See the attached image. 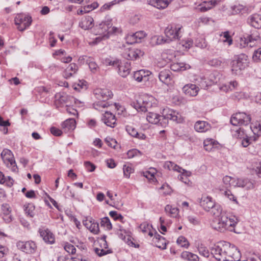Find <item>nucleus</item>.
<instances>
[{"instance_id": "nucleus-1", "label": "nucleus", "mask_w": 261, "mask_h": 261, "mask_svg": "<svg viewBox=\"0 0 261 261\" xmlns=\"http://www.w3.org/2000/svg\"><path fill=\"white\" fill-rule=\"evenodd\" d=\"M147 120L150 123L159 124L165 127L168 123L169 120H173L177 123H181L184 119L177 112L172 109H165L163 115L149 112L146 116Z\"/></svg>"}, {"instance_id": "nucleus-2", "label": "nucleus", "mask_w": 261, "mask_h": 261, "mask_svg": "<svg viewBox=\"0 0 261 261\" xmlns=\"http://www.w3.org/2000/svg\"><path fill=\"white\" fill-rule=\"evenodd\" d=\"M237 223L238 219L236 217L228 218L226 213L220 217L214 218L211 225L213 229L222 232L226 230L235 231L234 226Z\"/></svg>"}, {"instance_id": "nucleus-3", "label": "nucleus", "mask_w": 261, "mask_h": 261, "mask_svg": "<svg viewBox=\"0 0 261 261\" xmlns=\"http://www.w3.org/2000/svg\"><path fill=\"white\" fill-rule=\"evenodd\" d=\"M156 99L151 95L144 94L140 96L131 105L138 112H146L148 109L156 106Z\"/></svg>"}, {"instance_id": "nucleus-4", "label": "nucleus", "mask_w": 261, "mask_h": 261, "mask_svg": "<svg viewBox=\"0 0 261 261\" xmlns=\"http://www.w3.org/2000/svg\"><path fill=\"white\" fill-rule=\"evenodd\" d=\"M4 164L13 172H17L18 169L12 152L7 148L4 149L1 154Z\"/></svg>"}, {"instance_id": "nucleus-5", "label": "nucleus", "mask_w": 261, "mask_h": 261, "mask_svg": "<svg viewBox=\"0 0 261 261\" xmlns=\"http://www.w3.org/2000/svg\"><path fill=\"white\" fill-rule=\"evenodd\" d=\"M248 64V56L244 54L238 55L231 62V70L235 73L244 69Z\"/></svg>"}, {"instance_id": "nucleus-6", "label": "nucleus", "mask_w": 261, "mask_h": 261, "mask_svg": "<svg viewBox=\"0 0 261 261\" xmlns=\"http://www.w3.org/2000/svg\"><path fill=\"white\" fill-rule=\"evenodd\" d=\"M182 26L179 24L172 23L168 25L165 30V34L169 41L179 39L180 38Z\"/></svg>"}, {"instance_id": "nucleus-7", "label": "nucleus", "mask_w": 261, "mask_h": 261, "mask_svg": "<svg viewBox=\"0 0 261 261\" xmlns=\"http://www.w3.org/2000/svg\"><path fill=\"white\" fill-rule=\"evenodd\" d=\"M251 118L249 115L245 113L239 112L232 115L230 123L234 126L247 125L250 123Z\"/></svg>"}, {"instance_id": "nucleus-8", "label": "nucleus", "mask_w": 261, "mask_h": 261, "mask_svg": "<svg viewBox=\"0 0 261 261\" xmlns=\"http://www.w3.org/2000/svg\"><path fill=\"white\" fill-rule=\"evenodd\" d=\"M14 21L15 24L17 25V29L20 31H23L31 25L32 19L29 15L19 14L15 17Z\"/></svg>"}, {"instance_id": "nucleus-9", "label": "nucleus", "mask_w": 261, "mask_h": 261, "mask_svg": "<svg viewBox=\"0 0 261 261\" xmlns=\"http://www.w3.org/2000/svg\"><path fill=\"white\" fill-rule=\"evenodd\" d=\"M16 246L19 250L28 254L34 253L37 248L36 243L32 241H20L17 243Z\"/></svg>"}, {"instance_id": "nucleus-10", "label": "nucleus", "mask_w": 261, "mask_h": 261, "mask_svg": "<svg viewBox=\"0 0 261 261\" xmlns=\"http://www.w3.org/2000/svg\"><path fill=\"white\" fill-rule=\"evenodd\" d=\"M159 78L161 82L168 86H172L174 84L172 74L168 69H163L159 73Z\"/></svg>"}, {"instance_id": "nucleus-11", "label": "nucleus", "mask_w": 261, "mask_h": 261, "mask_svg": "<svg viewBox=\"0 0 261 261\" xmlns=\"http://www.w3.org/2000/svg\"><path fill=\"white\" fill-rule=\"evenodd\" d=\"M143 53L138 48H128L123 53V56L127 60H136L138 58L143 56Z\"/></svg>"}, {"instance_id": "nucleus-12", "label": "nucleus", "mask_w": 261, "mask_h": 261, "mask_svg": "<svg viewBox=\"0 0 261 261\" xmlns=\"http://www.w3.org/2000/svg\"><path fill=\"white\" fill-rule=\"evenodd\" d=\"M233 187H240L245 188L246 189H251L255 187L256 183L254 181H252L247 178L245 179H236L235 181L232 183Z\"/></svg>"}, {"instance_id": "nucleus-13", "label": "nucleus", "mask_w": 261, "mask_h": 261, "mask_svg": "<svg viewBox=\"0 0 261 261\" xmlns=\"http://www.w3.org/2000/svg\"><path fill=\"white\" fill-rule=\"evenodd\" d=\"M94 94L97 99L106 101L111 98L113 95L112 92L108 89H97L94 90Z\"/></svg>"}, {"instance_id": "nucleus-14", "label": "nucleus", "mask_w": 261, "mask_h": 261, "mask_svg": "<svg viewBox=\"0 0 261 261\" xmlns=\"http://www.w3.org/2000/svg\"><path fill=\"white\" fill-rule=\"evenodd\" d=\"M83 225L94 234H97L99 231V224L94 220L90 218L86 219L83 221Z\"/></svg>"}, {"instance_id": "nucleus-15", "label": "nucleus", "mask_w": 261, "mask_h": 261, "mask_svg": "<svg viewBox=\"0 0 261 261\" xmlns=\"http://www.w3.org/2000/svg\"><path fill=\"white\" fill-rule=\"evenodd\" d=\"M109 24L106 22H101L96 25L94 28V33L96 35H101L103 37L108 38V31L109 29Z\"/></svg>"}, {"instance_id": "nucleus-16", "label": "nucleus", "mask_w": 261, "mask_h": 261, "mask_svg": "<svg viewBox=\"0 0 261 261\" xmlns=\"http://www.w3.org/2000/svg\"><path fill=\"white\" fill-rule=\"evenodd\" d=\"M101 120L108 126L114 128L116 125L115 116L110 112L106 111L102 115Z\"/></svg>"}, {"instance_id": "nucleus-17", "label": "nucleus", "mask_w": 261, "mask_h": 261, "mask_svg": "<svg viewBox=\"0 0 261 261\" xmlns=\"http://www.w3.org/2000/svg\"><path fill=\"white\" fill-rule=\"evenodd\" d=\"M118 73L123 77H126L130 73L131 69L130 63L128 62L119 63L118 65Z\"/></svg>"}, {"instance_id": "nucleus-18", "label": "nucleus", "mask_w": 261, "mask_h": 261, "mask_svg": "<svg viewBox=\"0 0 261 261\" xmlns=\"http://www.w3.org/2000/svg\"><path fill=\"white\" fill-rule=\"evenodd\" d=\"M182 92L187 95L195 96L198 94L199 88L195 84H188L182 88Z\"/></svg>"}, {"instance_id": "nucleus-19", "label": "nucleus", "mask_w": 261, "mask_h": 261, "mask_svg": "<svg viewBox=\"0 0 261 261\" xmlns=\"http://www.w3.org/2000/svg\"><path fill=\"white\" fill-rule=\"evenodd\" d=\"M215 202L210 196H203L200 201V205L206 211H210L215 206Z\"/></svg>"}, {"instance_id": "nucleus-20", "label": "nucleus", "mask_w": 261, "mask_h": 261, "mask_svg": "<svg viewBox=\"0 0 261 261\" xmlns=\"http://www.w3.org/2000/svg\"><path fill=\"white\" fill-rule=\"evenodd\" d=\"M150 74L151 72L148 70H140L134 72V78L139 82H146L149 80L148 76Z\"/></svg>"}, {"instance_id": "nucleus-21", "label": "nucleus", "mask_w": 261, "mask_h": 261, "mask_svg": "<svg viewBox=\"0 0 261 261\" xmlns=\"http://www.w3.org/2000/svg\"><path fill=\"white\" fill-rule=\"evenodd\" d=\"M40 236L42 238L45 242L53 244L55 242V238L53 233L48 229H39Z\"/></svg>"}, {"instance_id": "nucleus-22", "label": "nucleus", "mask_w": 261, "mask_h": 261, "mask_svg": "<svg viewBox=\"0 0 261 261\" xmlns=\"http://www.w3.org/2000/svg\"><path fill=\"white\" fill-rule=\"evenodd\" d=\"M2 217L3 220L6 223H9L12 221V218L11 215L10 207L8 204H3L2 207Z\"/></svg>"}, {"instance_id": "nucleus-23", "label": "nucleus", "mask_w": 261, "mask_h": 261, "mask_svg": "<svg viewBox=\"0 0 261 261\" xmlns=\"http://www.w3.org/2000/svg\"><path fill=\"white\" fill-rule=\"evenodd\" d=\"M248 23L253 27L256 29L261 28V15L253 14L248 18Z\"/></svg>"}, {"instance_id": "nucleus-24", "label": "nucleus", "mask_w": 261, "mask_h": 261, "mask_svg": "<svg viewBox=\"0 0 261 261\" xmlns=\"http://www.w3.org/2000/svg\"><path fill=\"white\" fill-rule=\"evenodd\" d=\"M194 128L198 132L203 133L210 130L211 125L206 121H198L194 125Z\"/></svg>"}, {"instance_id": "nucleus-25", "label": "nucleus", "mask_w": 261, "mask_h": 261, "mask_svg": "<svg viewBox=\"0 0 261 261\" xmlns=\"http://www.w3.org/2000/svg\"><path fill=\"white\" fill-rule=\"evenodd\" d=\"M78 67L77 65L75 63H71L65 69L63 73V76L67 79L70 78L76 73Z\"/></svg>"}, {"instance_id": "nucleus-26", "label": "nucleus", "mask_w": 261, "mask_h": 261, "mask_svg": "<svg viewBox=\"0 0 261 261\" xmlns=\"http://www.w3.org/2000/svg\"><path fill=\"white\" fill-rule=\"evenodd\" d=\"M170 69L174 71H181L189 69L191 66L187 64L182 62L172 63L170 66Z\"/></svg>"}, {"instance_id": "nucleus-27", "label": "nucleus", "mask_w": 261, "mask_h": 261, "mask_svg": "<svg viewBox=\"0 0 261 261\" xmlns=\"http://www.w3.org/2000/svg\"><path fill=\"white\" fill-rule=\"evenodd\" d=\"M126 130L129 135L133 137L137 138L140 140H144L146 136L142 133H139L137 130L132 126L127 125L126 127Z\"/></svg>"}, {"instance_id": "nucleus-28", "label": "nucleus", "mask_w": 261, "mask_h": 261, "mask_svg": "<svg viewBox=\"0 0 261 261\" xmlns=\"http://www.w3.org/2000/svg\"><path fill=\"white\" fill-rule=\"evenodd\" d=\"M93 19L90 16H86L80 23V26L86 30L91 29L93 27Z\"/></svg>"}, {"instance_id": "nucleus-29", "label": "nucleus", "mask_w": 261, "mask_h": 261, "mask_svg": "<svg viewBox=\"0 0 261 261\" xmlns=\"http://www.w3.org/2000/svg\"><path fill=\"white\" fill-rule=\"evenodd\" d=\"M75 120L73 118L68 119L62 124V127L64 132L73 130L75 128Z\"/></svg>"}, {"instance_id": "nucleus-30", "label": "nucleus", "mask_w": 261, "mask_h": 261, "mask_svg": "<svg viewBox=\"0 0 261 261\" xmlns=\"http://www.w3.org/2000/svg\"><path fill=\"white\" fill-rule=\"evenodd\" d=\"M180 257L188 261H199V257L195 254L189 251H184L181 253Z\"/></svg>"}, {"instance_id": "nucleus-31", "label": "nucleus", "mask_w": 261, "mask_h": 261, "mask_svg": "<svg viewBox=\"0 0 261 261\" xmlns=\"http://www.w3.org/2000/svg\"><path fill=\"white\" fill-rule=\"evenodd\" d=\"M238 85V84L236 81H231L228 84H225L220 86L219 89L221 91L227 92L229 91L235 89Z\"/></svg>"}, {"instance_id": "nucleus-32", "label": "nucleus", "mask_w": 261, "mask_h": 261, "mask_svg": "<svg viewBox=\"0 0 261 261\" xmlns=\"http://www.w3.org/2000/svg\"><path fill=\"white\" fill-rule=\"evenodd\" d=\"M211 210V213L214 216V218L220 217L222 214L226 213L223 211L221 206L218 204L215 203V206L212 207Z\"/></svg>"}, {"instance_id": "nucleus-33", "label": "nucleus", "mask_w": 261, "mask_h": 261, "mask_svg": "<svg viewBox=\"0 0 261 261\" xmlns=\"http://www.w3.org/2000/svg\"><path fill=\"white\" fill-rule=\"evenodd\" d=\"M164 167L170 170H173L178 172H181L182 168L170 161L166 162L164 164Z\"/></svg>"}, {"instance_id": "nucleus-34", "label": "nucleus", "mask_w": 261, "mask_h": 261, "mask_svg": "<svg viewBox=\"0 0 261 261\" xmlns=\"http://www.w3.org/2000/svg\"><path fill=\"white\" fill-rule=\"evenodd\" d=\"M166 213L171 217H176L178 214V209L177 207H173L170 205H167L165 208Z\"/></svg>"}, {"instance_id": "nucleus-35", "label": "nucleus", "mask_w": 261, "mask_h": 261, "mask_svg": "<svg viewBox=\"0 0 261 261\" xmlns=\"http://www.w3.org/2000/svg\"><path fill=\"white\" fill-rule=\"evenodd\" d=\"M181 174L178 176V178L186 184H188L190 181L188 177L191 175V173L182 168Z\"/></svg>"}, {"instance_id": "nucleus-36", "label": "nucleus", "mask_w": 261, "mask_h": 261, "mask_svg": "<svg viewBox=\"0 0 261 261\" xmlns=\"http://www.w3.org/2000/svg\"><path fill=\"white\" fill-rule=\"evenodd\" d=\"M87 64L92 73H94L98 71L99 67L92 58L90 57L89 60H87Z\"/></svg>"}, {"instance_id": "nucleus-37", "label": "nucleus", "mask_w": 261, "mask_h": 261, "mask_svg": "<svg viewBox=\"0 0 261 261\" xmlns=\"http://www.w3.org/2000/svg\"><path fill=\"white\" fill-rule=\"evenodd\" d=\"M24 207V211L25 214L28 216L33 218L35 216V206L32 204H28L27 205H25Z\"/></svg>"}, {"instance_id": "nucleus-38", "label": "nucleus", "mask_w": 261, "mask_h": 261, "mask_svg": "<svg viewBox=\"0 0 261 261\" xmlns=\"http://www.w3.org/2000/svg\"><path fill=\"white\" fill-rule=\"evenodd\" d=\"M153 5L158 9H163L168 6V3L166 0H155Z\"/></svg>"}, {"instance_id": "nucleus-39", "label": "nucleus", "mask_w": 261, "mask_h": 261, "mask_svg": "<svg viewBox=\"0 0 261 261\" xmlns=\"http://www.w3.org/2000/svg\"><path fill=\"white\" fill-rule=\"evenodd\" d=\"M196 45L201 48H207V50L210 51H213V49L211 46H207V44L204 39L201 38L196 42Z\"/></svg>"}, {"instance_id": "nucleus-40", "label": "nucleus", "mask_w": 261, "mask_h": 261, "mask_svg": "<svg viewBox=\"0 0 261 261\" xmlns=\"http://www.w3.org/2000/svg\"><path fill=\"white\" fill-rule=\"evenodd\" d=\"M177 244L181 247L188 248L190 244L188 240L184 236H180L176 241Z\"/></svg>"}, {"instance_id": "nucleus-41", "label": "nucleus", "mask_w": 261, "mask_h": 261, "mask_svg": "<svg viewBox=\"0 0 261 261\" xmlns=\"http://www.w3.org/2000/svg\"><path fill=\"white\" fill-rule=\"evenodd\" d=\"M109 106L106 101H100L93 103V107L98 111H102V109L108 107Z\"/></svg>"}, {"instance_id": "nucleus-42", "label": "nucleus", "mask_w": 261, "mask_h": 261, "mask_svg": "<svg viewBox=\"0 0 261 261\" xmlns=\"http://www.w3.org/2000/svg\"><path fill=\"white\" fill-rule=\"evenodd\" d=\"M215 5V2L210 1L208 2H204L203 4L200 5V10L205 12L211 9Z\"/></svg>"}, {"instance_id": "nucleus-43", "label": "nucleus", "mask_w": 261, "mask_h": 261, "mask_svg": "<svg viewBox=\"0 0 261 261\" xmlns=\"http://www.w3.org/2000/svg\"><path fill=\"white\" fill-rule=\"evenodd\" d=\"M100 224L101 226L106 228L107 230H111L112 225L108 217H105L101 219Z\"/></svg>"}, {"instance_id": "nucleus-44", "label": "nucleus", "mask_w": 261, "mask_h": 261, "mask_svg": "<svg viewBox=\"0 0 261 261\" xmlns=\"http://www.w3.org/2000/svg\"><path fill=\"white\" fill-rule=\"evenodd\" d=\"M123 170L124 175L126 178H129L130 174L134 171V169L130 166L127 165L123 166Z\"/></svg>"}, {"instance_id": "nucleus-45", "label": "nucleus", "mask_w": 261, "mask_h": 261, "mask_svg": "<svg viewBox=\"0 0 261 261\" xmlns=\"http://www.w3.org/2000/svg\"><path fill=\"white\" fill-rule=\"evenodd\" d=\"M222 63V61L219 58H214L208 61V64L209 65L215 67L221 66Z\"/></svg>"}, {"instance_id": "nucleus-46", "label": "nucleus", "mask_w": 261, "mask_h": 261, "mask_svg": "<svg viewBox=\"0 0 261 261\" xmlns=\"http://www.w3.org/2000/svg\"><path fill=\"white\" fill-rule=\"evenodd\" d=\"M252 60L255 62H261V48L254 50L252 56Z\"/></svg>"}, {"instance_id": "nucleus-47", "label": "nucleus", "mask_w": 261, "mask_h": 261, "mask_svg": "<svg viewBox=\"0 0 261 261\" xmlns=\"http://www.w3.org/2000/svg\"><path fill=\"white\" fill-rule=\"evenodd\" d=\"M64 248L67 252L72 254H74L76 251V249L74 246L69 243H66L65 244Z\"/></svg>"}, {"instance_id": "nucleus-48", "label": "nucleus", "mask_w": 261, "mask_h": 261, "mask_svg": "<svg viewBox=\"0 0 261 261\" xmlns=\"http://www.w3.org/2000/svg\"><path fill=\"white\" fill-rule=\"evenodd\" d=\"M199 253L205 257H208L210 253L207 249L202 245L199 246L198 248Z\"/></svg>"}, {"instance_id": "nucleus-49", "label": "nucleus", "mask_w": 261, "mask_h": 261, "mask_svg": "<svg viewBox=\"0 0 261 261\" xmlns=\"http://www.w3.org/2000/svg\"><path fill=\"white\" fill-rule=\"evenodd\" d=\"M224 196L227 197L230 200H232L235 203L238 204V202L237 200V198L232 194L230 190L225 191L223 193Z\"/></svg>"}, {"instance_id": "nucleus-50", "label": "nucleus", "mask_w": 261, "mask_h": 261, "mask_svg": "<svg viewBox=\"0 0 261 261\" xmlns=\"http://www.w3.org/2000/svg\"><path fill=\"white\" fill-rule=\"evenodd\" d=\"M236 178L229 176H225L223 178V183L227 186H232V183L235 181Z\"/></svg>"}, {"instance_id": "nucleus-51", "label": "nucleus", "mask_w": 261, "mask_h": 261, "mask_svg": "<svg viewBox=\"0 0 261 261\" xmlns=\"http://www.w3.org/2000/svg\"><path fill=\"white\" fill-rule=\"evenodd\" d=\"M138 42H140L142 39H143L145 36L146 33L142 31H138L133 34Z\"/></svg>"}, {"instance_id": "nucleus-52", "label": "nucleus", "mask_w": 261, "mask_h": 261, "mask_svg": "<svg viewBox=\"0 0 261 261\" xmlns=\"http://www.w3.org/2000/svg\"><path fill=\"white\" fill-rule=\"evenodd\" d=\"M120 61L118 59L112 61L110 58H106L105 60V63L107 66H118Z\"/></svg>"}, {"instance_id": "nucleus-53", "label": "nucleus", "mask_w": 261, "mask_h": 261, "mask_svg": "<svg viewBox=\"0 0 261 261\" xmlns=\"http://www.w3.org/2000/svg\"><path fill=\"white\" fill-rule=\"evenodd\" d=\"M98 6V4L97 3L95 2L92 4L91 5H88L87 6H85L84 7V11H86L87 13L89 12L90 11L96 9Z\"/></svg>"}, {"instance_id": "nucleus-54", "label": "nucleus", "mask_w": 261, "mask_h": 261, "mask_svg": "<svg viewBox=\"0 0 261 261\" xmlns=\"http://www.w3.org/2000/svg\"><path fill=\"white\" fill-rule=\"evenodd\" d=\"M109 215L115 220H119L122 221L123 219V216L121 214H118L116 211H111Z\"/></svg>"}, {"instance_id": "nucleus-55", "label": "nucleus", "mask_w": 261, "mask_h": 261, "mask_svg": "<svg viewBox=\"0 0 261 261\" xmlns=\"http://www.w3.org/2000/svg\"><path fill=\"white\" fill-rule=\"evenodd\" d=\"M84 165L87 170L89 172H93L95 169V166L90 162L86 161L84 163Z\"/></svg>"}, {"instance_id": "nucleus-56", "label": "nucleus", "mask_w": 261, "mask_h": 261, "mask_svg": "<svg viewBox=\"0 0 261 261\" xmlns=\"http://www.w3.org/2000/svg\"><path fill=\"white\" fill-rule=\"evenodd\" d=\"M151 226L147 223L144 222L140 224V228L141 231L144 232H147L148 230H150Z\"/></svg>"}, {"instance_id": "nucleus-57", "label": "nucleus", "mask_w": 261, "mask_h": 261, "mask_svg": "<svg viewBox=\"0 0 261 261\" xmlns=\"http://www.w3.org/2000/svg\"><path fill=\"white\" fill-rule=\"evenodd\" d=\"M259 39V36L257 34H251L247 36L246 38H245V40H248L251 42H254V41H256Z\"/></svg>"}, {"instance_id": "nucleus-58", "label": "nucleus", "mask_w": 261, "mask_h": 261, "mask_svg": "<svg viewBox=\"0 0 261 261\" xmlns=\"http://www.w3.org/2000/svg\"><path fill=\"white\" fill-rule=\"evenodd\" d=\"M126 42L128 44H134V43H138L137 42L136 39L135 38V36H134L133 34L128 35L127 36V37H126Z\"/></svg>"}, {"instance_id": "nucleus-59", "label": "nucleus", "mask_w": 261, "mask_h": 261, "mask_svg": "<svg viewBox=\"0 0 261 261\" xmlns=\"http://www.w3.org/2000/svg\"><path fill=\"white\" fill-rule=\"evenodd\" d=\"M233 11L237 13H242L243 11L245 10V7L242 5H235L232 7Z\"/></svg>"}, {"instance_id": "nucleus-60", "label": "nucleus", "mask_w": 261, "mask_h": 261, "mask_svg": "<svg viewBox=\"0 0 261 261\" xmlns=\"http://www.w3.org/2000/svg\"><path fill=\"white\" fill-rule=\"evenodd\" d=\"M223 37L225 38V39L223 40L224 42H227L229 45L232 44V40L228 32H225L223 33Z\"/></svg>"}, {"instance_id": "nucleus-61", "label": "nucleus", "mask_w": 261, "mask_h": 261, "mask_svg": "<svg viewBox=\"0 0 261 261\" xmlns=\"http://www.w3.org/2000/svg\"><path fill=\"white\" fill-rule=\"evenodd\" d=\"M255 45V42H251L248 40H242L241 43H240V45L242 47H245L246 45L249 46L250 47H252Z\"/></svg>"}, {"instance_id": "nucleus-62", "label": "nucleus", "mask_w": 261, "mask_h": 261, "mask_svg": "<svg viewBox=\"0 0 261 261\" xmlns=\"http://www.w3.org/2000/svg\"><path fill=\"white\" fill-rule=\"evenodd\" d=\"M170 41L168 40V38L165 39L163 36H159L156 37V44H161L165 43H169Z\"/></svg>"}, {"instance_id": "nucleus-63", "label": "nucleus", "mask_w": 261, "mask_h": 261, "mask_svg": "<svg viewBox=\"0 0 261 261\" xmlns=\"http://www.w3.org/2000/svg\"><path fill=\"white\" fill-rule=\"evenodd\" d=\"M50 132L51 133L56 136H60L62 135V131L55 127H52L50 128Z\"/></svg>"}, {"instance_id": "nucleus-64", "label": "nucleus", "mask_w": 261, "mask_h": 261, "mask_svg": "<svg viewBox=\"0 0 261 261\" xmlns=\"http://www.w3.org/2000/svg\"><path fill=\"white\" fill-rule=\"evenodd\" d=\"M244 132L243 129L240 127L238 129L236 130V133L234 134V136L237 138H244Z\"/></svg>"}]
</instances>
